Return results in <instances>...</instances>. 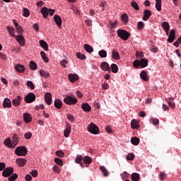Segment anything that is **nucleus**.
<instances>
[{
	"instance_id": "obj_29",
	"label": "nucleus",
	"mask_w": 181,
	"mask_h": 181,
	"mask_svg": "<svg viewBox=\"0 0 181 181\" xmlns=\"http://www.w3.org/2000/svg\"><path fill=\"white\" fill-rule=\"evenodd\" d=\"M83 47L88 53H93L94 52V49H93V47L88 44H85L83 45Z\"/></svg>"
},
{
	"instance_id": "obj_6",
	"label": "nucleus",
	"mask_w": 181,
	"mask_h": 181,
	"mask_svg": "<svg viewBox=\"0 0 181 181\" xmlns=\"http://www.w3.org/2000/svg\"><path fill=\"white\" fill-rule=\"evenodd\" d=\"M12 175H13V168L12 167H8L2 172V176L4 177H9Z\"/></svg>"
},
{
	"instance_id": "obj_3",
	"label": "nucleus",
	"mask_w": 181,
	"mask_h": 181,
	"mask_svg": "<svg viewBox=\"0 0 181 181\" xmlns=\"http://www.w3.org/2000/svg\"><path fill=\"white\" fill-rule=\"evenodd\" d=\"M64 103L67 105H74L77 103V98L74 95L66 96L64 99Z\"/></svg>"
},
{
	"instance_id": "obj_8",
	"label": "nucleus",
	"mask_w": 181,
	"mask_h": 181,
	"mask_svg": "<svg viewBox=\"0 0 181 181\" xmlns=\"http://www.w3.org/2000/svg\"><path fill=\"white\" fill-rule=\"evenodd\" d=\"M175 37H176V33H175V30L173 29L170 30V35L168 38V42L169 43H173L175 41Z\"/></svg>"
},
{
	"instance_id": "obj_26",
	"label": "nucleus",
	"mask_w": 181,
	"mask_h": 181,
	"mask_svg": "<svg viewBox=\"0 0 181 181\" xmlns=\"http://www.w3.org/2000/svg\"><path fill=\"white\" fill-rule=\"evenodd\" d=\"M16 163L21 168L23 167L25 165H26V159L25 158H17Z\"/></svg>"
},
{
	"instance_id": "obj_48",
	"label": "nucleus",
	"mask_w": 181,
	"mask_h": 181,
	"mask_svg": "<svg viewBox=\"0 0 181 181\" xmlns=\"http://www.w3.org/2000/svg\"><path fill=\"white\" fill-rule=\"evenodd\" d=\"M27 87L28 88H30V90H35V85L33 84V82H32V81H28L27 82Z\"/></svg>"
},
{
	"instance_id": "obj_1",
	"label": "nucleus",
	"mask_w": 181,
	"mask_h": 181,
	"mask_svg": "<svg viewBox=\"0 0 181 181\" xmlns=\"http://www.w3.org/2000/svg\"><path fill=\"white\" fill-rule=\"evenodd\" d=\"M15 153L17 156H26L28 155V148L25 146H18L15 150Z\"/></svg>"
},
{
	"instance_id": "obj_13",
	"label": "nucleus",
	"mask_w": 181,
	"mask_h": 181,
	"mask_svg": "<svg viewBox=\"0 0 181 181\" xmlns=\"http://www.w3.org/2000/svg\"><path fill=\"white\" fill-rule=\"evenodd\" d=\"M162 28H163L166 35H169V30L170 29V25L169 23L164 21L161 23Z\"/></svg>"
},
{
	"instance_id": "obj_30",
	"label": "nucleus",
	"mask_w": 181,
	"mask_h": 181,
	"mask_svg": "<svg viewBox=\"0 0 181 181\" xmlns=\"http://www.w3.org/2000/svg\"><path fill=\"white\" fill-rule=\"evenodd\" d=\"M131 127L132 129H138V128H139V123L138 121L133 119L131 122Z\"/></svg>"
},
{
	"instance_id": "obj_59",
	"label": "nucleus",
	"mask_w": 181,
	"mask_h": 181,
	"mask_svg": "<svg viewBox=\"0 0 181 181\" xmlns=\"http://www.w3.org/2000/svg\"><path fill=\"white\" fill-rule=\"evenodd\" d=\"M151 122L153 125H159V119H151Z\"/></svg>"
},
{
	"instance_id": "obj_47",
	"label": "nucleus",
	"mask_w": 181,
	"mask_h": 181,
	"mask_svg": "<svg viewBox=\"0 0 181 181\" xmlns=\"http://www.w3.org/2000/svg\"><path fill=\"white\" fill-rule=\"evenodd\" d=\"M54 162H55V163H57L59 166H63V165H64L63 160H62L59 158H54Z\"/></svg>"
},
{
	"instance_id": "obj_40",
	"label": "nucleus",
	"mask_w": 181,
	"mask_h": 181,
	"mask_svg": "<svg viewBox=\"0 0 181 181\" xmlns=\"http://www.w3.org/2000/svg\"><path fill=\"white\" fill-rule=\"evenodd\" d=\"M131 142L133 145H139V139L136 136L132 138Z\"/></svg>"
},
{
	"instance_id": "obj_2",
	"label": "nucleus",
	"mask_w": 181,
	"mask_h": 181,
	"mask_svg": "<svg viewBox=\"0 0 181 181\" xmlns=\"http://www.w3.org/2000/svg\"><path fill=\"white\" fill-rule=\"evenodd\" d=\"M117 33L118 37L122 39V40H127L129 39V36H131V34L125 30H117Z\"/></svg>"
},
{
	"instance_id": "obj_22",
	"label": "nucleus",
	"mask_w": 181,
	"mask_h": 181,
	"mask_svg": "<svg viewBox=\"0 0 181 181\" xmlns=\"http://www.w3.org/2000/svg\"><path fill=\"white\" fill-rule=\"evenodd\" d=\"M21 100H22V98L20 95L17 96V98L12 101L13 105H14V107H19V105H21Z\"/></svg>"
},
{
	"instance_id": "obj_45",
	"label": "nucleus",
	"mask_w": 181,
	"mask_h": 181,
	"mask_svg": "<svg viewBox=\"0 0 181 181\" xmlns=\"http://www.w3.org/2000/svg\"><path fill=\"white\" fill-rule=\"evenodd\" d=\"M76 57L81 60H86V59H87L84 54H81V52H76Z\"/></svg>"
},
{
	"instance_id": "obj_38",
	"label": "nucleus",
	"mask_w": 181,
	"mask_h": 181,
	"mask_svg": "<svg viewBox=\"0 0 181 181\" xmlns=\"http://www.w3.org/2000/svg\"><path fill=\"white\" fill-rule=\"evenodd\" d=\"M30 69L31 70H37V64H36L35 62L30 61Z\"/></svg>"
},
{
	"instance_id": "obj_9",
	"label": "nucleus",
	"mask_w": 181,
	"mask_h": 181,
	"mask_svg": "<svg viewBox=\"0 0 181 181\" xmlns=\"http://www.w3.org/2000/svg\"><path fill=\"white\" fill-rule=\"evenodd\" d=\"M100 68L102 70H104V71H109V73H111V68H110V64L105 62L101 63Z\"/></svg>"
},
{
	"instance_id": "obj_54",
	"label": "nucleus",
	"mask_w": 181,
	"mask_h": 181,
	"mask_svg": "<svg viewBox=\"0 0 181 181\" xmlns=\"http://www.w3.org/2000/svg\"><path fill=\"white\" fill-rule=\"evenodd\" d=\"M57 156H59V158H63L64 156V152L62 151H57L56 152Z\"/></svg>"
},
{
	"instance_id": "obj_63",
	"label": "nucleus",
	"mask_w": 181,
	"mask_h": 181,
	"mask_svg": "<svg viewBox=\"0 0 181 181\" xmlns=\"http://www.w3.org/2000/svg\"><path fill=\"white\" fill-rule=\"evenodd\" d=\"M151 51L153 52L154 53H158V47H156L155 45H153L151 47Z\"/></svg>"
},
{
	"instance_id": "obj_55",
	"label": "nucleus",
	"mask_w": 181,
	"mask_h": 181,
	"mask_svg": "<svg viewBox=\"0 0 181 181\" xmlns=\"http://www.w3.org/2000/svg\"><path fill=\"white\" fill-rule=\"evenodd\" d=\"M122 179H128L129 177V174L127 172H124L123 173L121 174Z\"/></svg>"
},
{
	"instance_id": "obj_17",
	"label": "nucleus",
	"mask_w": 181,
	"mask_h": 181,
	"mask_svg": "<svg viewBox=\"0 0 181 181\" xmlns=\"http://www.w3.org/2000/svg\"><path fill=\"white\" fill-rule=\"evenodd\" d=\"M112 57L115 60H119V59H121L119 57V52H118L116 49H112Z\"/></svg>"
},
{
	"instance_id": "obj_11",
	"label": "nucleus",
	"mask_w": 181,
	"mask_h": 181,
	"mask_svg": "<svg viewBox=\"0 0 181 181\" xmlns=\"http://www.w3.org/2000/svg\"><path fill=\"white\" fill-rule=\"evenodd\" d=\"M152 15V12L150 10L146 9L144 11V16H143V21H148L149 18H151V16Z\"/></svg>"
},
{
	"instance_id": "obj_51",
	"label": "nucleus",
	"mask_w": 181,
	"mask_h": 181,
	"mask_svg": "<svg viewBox=\"0 0 181 181\" xmlns=\"http://www.w3.org/2000/svg\"><path fill=\"white\" fill-rule=\"evenodd\" d=\"M134 158H135V155L132 153H129L126 157V159H127V160H134Z\"/></svg>"
},
{
	"instance_id": "obj_39",
	"label": "nucleus",
	"mask_w": 181,
	"mask_h": 181,
	"mask_svg": "<svg viewBox=\"0 0 181 181\" xmlns=\"http://www.w3.org/2000/svg\"><path fill=\"white\" fill-rule=\"evenodd\" d=\"M40 55H41L42 60H44V62H45V63H49V58H47V57H46V53L45 52L42 51L40 52Z\"/></svg>"
},
{
	"instance_id": "obj_64",
	"label": "nucleus",
	"mask_w": 181,
	"mask_h": 181,
	"mask_svg": "<svg viewBox=\"0 0 181 181\" xmlns=\"http://www.w3.org/2000/svg\"><path fill=\"white\" fill-rule=\"evenodd\" d=\"M16 29L17 33H18L19 34H22L23 32V28H22L21 27V25L17 27V28H16Z\"/></svg>"
},
{
	"instance_id": "obj_36",
	"label": "nucleus",
	"mask_w": 181,
	"mask_h": 181,
	"mask_svg": "<svg viewBox=\"0 0 181 181\" xmlns=\"http://www.w3.org/2000/svg\"><path fill=\"white\" fill-rule=\"evenodd\" d=\"M92 162H93V159L91 158V157L88 156H86L83 158V163H85L86 165H90V163H91Z\"/></svg>"
},
{
	"instance_id": "obj_24",
	"label": "nucleus",
	"mask_w": 181,
	"mask_h": 181,
	"mask_svg": "<svg viewBox=\"0 0 181 181\" xmlns=\"http://www.w3.org/2000/svg\"><path fill=\"white\" fill-rule=\"evenodd\" d=\"M15 70L18 73H23V71H25V66L18 64L15 66Z\"/></svg>"
},
{
	"instance_id": "obj_62",
	"label": "nucleus",
	"mask_w": 181,
	"mask_h": 181,
	"mask_svg": "<svg viewBox=\"0 0 181 181\" xmlns=\"http://www.w3.org/2000/svg\"><path fill=\"white\" fill-rule=\"evenodd\" d=\"M52 170L54 172H55V173H60V168H59L57 165H54Z\"/></svg>"
},
{
	"instance_id": "obj_44",
	"label": "nucleus",
	"mask_w": 181,
	"mask_h": 181,
	"mask_svg": "<svg viewBox=\"0 0 181 181\" xmlns=\"http://www.w3.org/2000/svg\"><path fill=\"white\" fill-rule=\"evenodd\" d=\"M122 21L124 25L128 23V15H127V13H124L122 16Z\"/></svg>"
},
{
	"instance_id": "obj_10",
	"label": "nucleus",
	"mask_w": 181,
	"mask_h": 181,
	"mask_svg": "<svg viewBox=\"0 0 181 181\" xmlns=\"http://www.w3.org/2000/svg\"><path fill=\"white\" fill-rule=\"evenodd\" d=\"M18 142H19V137H18V135L14 134L11 139V145L13 149L16 148V145H18Z\"/></svg>"
},
{
	"instance_id": "obj_52",
	"label": "nucleus",
	"mask_w": 181,
	"mask_h": 181,
	"mask_svg": "<svg viewBox=\"0 0 181 181\" xmlns=\"http://www.w3.org/2000/svg\"><path fill=\"white\" fill-rule=\"evenodd\" d=\"M137 28L138 29L142 30L144 29V28H145V24L144 23V22L140 21L137 23Z\"/></svg>"
},
{
	"instance_id": "obj_20",
	"label": "nucleus",
	"mask_w": 181,
	"mask_h": 181,
	"mask_svg": "<svg viewBox=\"0 0 181 181\" xmlns=\"http://www.w3.org/2000/svg\"><path fill=\"white\" fill-rule=\"evenodd\" d=\"M81 108L86 112H90V111H91V106H90L87 103H83L81 105Z\"/></svg>"
},
{
	"instance_id": "obj_35",
	"label": "nucleus",
	"mask_w": 181,
	"mask_h": 181,
	"mask_svg": "<svg viewBox=\"0 0 181 181\" xmlns=\"http://www.w3.org/2000/svg\"><path fill=\"white\" fill-rule=\"evenodd\" d=\"M140 66L141 69H144L148 66V59H140Z\"/></svg>"
},
{
	"instance_id": "obj_19",
	"label": "nucleus",
	"mask_w": 181,
	"mask_h": 181,
	"mask_svg": "<svg viewBox=\"0 0 181 181\" xmlns=\"http://www.w3.org/2000/svg\"><path fill=\"white\" fill-rule=\"evenodd\" d=\"M83 156L81 155H78L75 159L76 163H78L82 168L84 167V164L83 163Z\"/></svg>"
},
{
	"instance_id": "obj_37",
	"label": "nucleus",
	"mask_w": 181,
	"mask_h": 181,
	"mask_svg": "<svg viewBox=\"0 0 181 181\" xmlns=\"http://www.w3.org/2000/svg\"><path fill=\"white\" fill-rule=\"evenodd\" d=\"M7 30L9 35H11V36H13V37H15V28H13V27L8 26Z\"/></svg>"
},
{
	"instance_id": "obj_58",
	"label": "nucleus",
	"mask_w": 181,
	"mask_h": 181,
	"mask_svg": "<svg viewBox=\"0 0 181 181\" xmlns=\"http://www.w3.org/2000/svg\"><path fill=\"white\" fill-rule=\"evenodd\" d=\"M67 118H68L69 121H70L71 122H74V116H73V115L69 114L67 115Z\"/></svg>"
},
{
	"instance_id": "obj_61",
	"label": "nucleus",
	"mask_w": 181,
	"mask_h": 181,
	"mask_svg": "<svg viewBox=\"0 0 181 181\" xmlns=\"http://www.w3.org/2000/svg\"><path fill=\"white\" fill-rule=\"evenodd\" d=\"M67 63H68L67 60L63 59L62 61H61L60 64H61V66H62V67L66 69V65L67 64Z\"/></svg>"
},
{
	"instance_id": "obj_21",
	"label": "nucleus",
	"mask_w": 181,
	"mask_h": 181,
	"mask_svg": "<svg viewBox=\"0 0 181 181\" xmlns=\"http://www.w3.org/2000/svg\"><path fill=\"white\" fill-rule=\"evenodd\" d=\"M40 45L41 46V47H42V49L45 52H47V50H49V46L47 45V42H46V41H45L43 40H40Z\"/></svg>"
},
{
	"instance_id": "obj_7",
	"label": "nucleus",
	"mask_w": 181,
	"mask_h": 181,
	"mask_svg": "<svg viewBox=\"0 0 181 181\" xmlns=\"http://www.w3.org/2000/svg\"><path fill=\"white\" fill-rule=\"evenodd\" d=\"M71 132V125H70V124L69 123H66V129L64 132V136H65V138H69Z\"/></svg>"
},
{
	"instance_id": "obj_33",
	"label": "nucleus",
	"mask_w": 181,
	"mask_h": 181,
	"mask_svg": "<svg viewBox=\"0 0 181 181\" xmlns=\"http://www.w3.org/2000/svg\"><path fill=\"white\" fill-rule=\"evenodd\" d=\"M4 145L7 146V148H12V140H11V137H8L4 140Z\"/></svg>"
},
{
	"instance_id": "obj_14",
	"label": "nucleus",
	"mask_w": 181,
	"mask_h": 181,
	"mask_svg": "<svg viewBox=\"0 0 181 181\" xmlns=\"http://www.w3.org/2000/svg\"><path fill=\"white\" fill-rule=\"evenodd\" d=\"M16 40L18 43H20L21 46H25V37H23V35H18L16 37Z\"/></svg>"
},
{
	"instance_id": "obj_4",
	"label": "nucleus",
	"mask_w": 181,
	"mask_h": 181,
	"mask_svg": "<svg viewBox=\"0 0 181 181\" xmlns=\"http://www.w3.org/2000/svg\"><path fill=\"white\" fill-rule=\"evenodd\" d=\"M88 131L90 132V134H93V135H97L99 131L98 127L92 122L88 126Z\"/></svg>"
},
{
	"instance_id": "obj_16",
	"label": "nucleus",
	"mask_w": 181,
	"mask_h": 181,
	"mask_svg": "<svg viewBox=\"0 0 181 181\" xmlns=\"http://www.w3.org/2000/svg\"><path fill=\"white\" fill-rule=\"evenodd\" d=\"M4 108H11L12 107V103L9 98H6L3 103Z\"/></svg>"
},
{
	"instance_id": "obj_57",
	"label": "nucleus",
	"mask_w": 181,
	"mask_h": 181,
	"mask_svg": "<svg viewBox=\"0 0 181 181\" xmlns=\"http://www.w3.org/2000/svg\"><path fill=\"white\" fill-rule=\"evenodd\" d=\"M30 175L33 176V177H37V170H33V171H31Z\"/></svg>"
},
{
	"instance_id": "obj_23",
	"label": "nucleus",
	"mask_w": 181,
	"mask_h": 181,
	"mask_svg": "<svg viewBox=\"0 0 181 181\" xmlns=\"http://www.w3.org/2000/svg\"><path fill=\"white\" fill-rule=\"evenodd\" d=\"M140 77L144 81H149V78L148 77V73L146 71H142L140 73Z\"/></svg>"
},
{
	"instance_id": "obj_12",
	"label": "nucleus",
	"mask_w": 181,
	"mask_h": 181,
	"mask_svg": "<svg viewBox=\"0 0 181 181\" xmlns=\"http://www.w3.org/2000/svg\"><path fill=\"white\" fill-rule=\"evenodd\" d=\"M45 101L47 104V105H52V93H47L45 95Z\"/></svg>"
},
{
	"instance_id": "obj_27",
	"label": "nucleus",
	"mask_w": 181,
	"mask_h": 181,
	"mask_svg": "<svg viewBox=\"0 0 181 181\" xmlns=\"http://www.w3.org/2000/svg\"><path fill=\"white\" fill-rule=\"evenodd\" d=\"M41 13L43 16V18L46 19V18L49 16V8H47V7H43L41 9Z\"/></svg>"
},
{
	"instance_id": "obj_46",
	"label": "nucleus",
	"mask_w": 181,
	"mask_h": 181,
	"mask_svg": "<svg viewBox=\"0 0 181 181\" xmlns=\"http://www.w3.org/2000/svg\"><path fill=\"white\" fill-rule=\"evenodd\" d=\"M12 175L10 176L8 179L9 181H16V179H18V174L16 173H13L11 174Z\"/></svg>"
},
{
	"instance_id": "obj_42",
	"label": "nucleus",
	"mask_w": 181,
	"mask_h": 181,
	"mask_svg": "<svg viewBox=\"0 0 181 181\" xmlns=\"http://www.w3.org/2000/svg\"><path fill=\"white\" fill-rule=\"evenodd\" d=\"M110 67L112 73H118V66L117 64H112Z\"/></svg>"
},
{
	"instance_id": "obj_50",
	"label": "nucleus",
	"mask_w": 181,
	"mask_h": 181,
	"mask_svg": "<svg viewBox=\"0 0 181 181\" xmlns=\"http://www.w3.org/2000/svg\"><path fill=\"white\" fill-rule=\"evenodd\" d=\"M131 5L136 11H139V6H138L136 1H132Z\"/></svg>"
},
{
	"instance_id": "obj_5",
	"label": "nucleus",
	"mask_w": 181,
	"mask_h": 181,
	"mask_svg": "<svg viewBox=\"0 0 181 181\" xmlns=\"http://www.w3.org/2000/svg\"><path fill=\"white\" fill-rule=\"evenodd\" d=\"M24 100L27 104H30V103H33L36 100V95L33 93H30L25 97Z\"/></svg>"
},
{
	"instance_id": "obj_32",
	"label": "nucleus",
	"mask_w": 181,
	"mask_h": 181,
	"mask_svg": "<svg viewBox=\"0 0 181 181\" xmlns=\"http://www.w3.org/2000/svg\"><path fill=\"white\" fill-rule=\"evenodd\" d=\"M131 179L132 181H139L141 176L139 173H134L132 174Z\"/></svg>"
},
{
	"instance_id": "obj_18",
	"label": "nucleus",
	"mask_w": 181,
	"mask_h": 181,
	"mask_svg": "<svg viewBox=\"0 0 181 181\" xmlns=\"http://www.w3.org/2000/svg\"><path fill=\"white\" fill-rule=\"evenodd\" d=\"M69 79L71 81V83H76V81H77V80H78V76H77V74H69L68 75Z\"/></svg>"
},
{
	"instance_id": "obj_49",
	"label": "nucleus",
	"mask_w": 181,
	"mask_h": 181,
	"mask_svg": "<svg viewBox=\"0 0 181 181\" xmlns=\"http://www.w3.org/2000/svg\"><path fill=\"white\" fill-rule=\"evenodd\" d=\"M23 16H25V18H28L29 17V15H30V11H29V9L25 8H23Z\"/></svg>"
},
{
	"instance_id": "obj_34",
	"label": "nucleus",
	"mask_w": 181,
	"mask_h": 181,
	"mask_svg": "<svg viewBox=\"0 0 181 181\" xmlns=\"http://www.w3.org/2000/svg\"><path fill=\"white\" fill-rule=\"evenodd\" d=\"M40 74L45 78H49V77H50V74L49 72L43 71L42 69L40 71Z\"/></svg>"
},
{
	"instance_id": "obj_53",
	"label": "nucleus",
	"mask_w": 181,
	"mask_h": 181,
	"mask_svg": "<svg viewBox=\"0 0 181 181\" xmlns=\"http://www.w3.org/2000/svg\"><path fill=\"white\" fill-rule=\"evenodd\" d=\"M133 66L134 67H139L141 66V62L140 60L136 59L134 62H133Z\"/></svg>"
},
{
	"instance_id": "obj_41",
	"label": "nucleus",
	"mask_w": 181,
	"mask_h": 181,
	"mask_svg": "<svg viewBox=\"0 0 181 181\" xmlns=\"http://www.w3.org/2000/svg\"><path fill=\"white\" fill-rule=\"evenodd\" d=\"M98 54L102 59H105L107 57V51L102 49L99 51Z\"/></svg>"
},
{
	"instance_id": "obj_31",
	"label": "nucleus",
	"mask_w": 181,
	"mask_h": 181,
	"mask_svg": "<svg viewBox=\"0 0 181 181\" xmlns=\"http://www.w3.org/2000/svg\"><path fill=\"white\" fill-rule=\"evenodd\" d=\"M156 9L160 12L162 11V0H156Z\"/></svg>"
},
{
	"instance_id": "obj_28",
	"label": "nucleus",
	"mask_w": 181,
	"mask_h": 181,
	"mask_svg": "<svg viewBox=\"0 0 181 181\" xmlns=\"http://www.w3.org/2000/svg\"><path fill=\"white\" fill-rule=\"evenodd\" d=\"M23 119L26 124H29V122H30V121H32V117H30V114L24 113Z\"/></svg>"
},
{
	"instance_id": "obj_15",
	"label": "nucleus",
	"mask_w": 181,
	"mask_h": 181,
	"mask_svg": "<svg viewBox=\"0 0 181 181\" xmlns=\"http://www.w3.org/2000/svg\"><path fill=\"white\" fill-rule=\"evenodd\" d=\"M54 21L57 25H58V28H60L62 26V17L60 16L55 14L54 16Z\"/></svg>"
},
{
	"instance_id": "obj_43",
	"label": "nucleus",
	"mask_w": 181,
	"mask_h": 181,
	"mask_svg": "<svg viewBox=\"0 0 181 181\" xmlns=\"http://www.w3.org/2000/svg\"><path fill=\"white\" fill-rule=\"evenodd\" d=\"M100 170H101V172L103 173L104 176H108V175H109L108 170L104 166H100Z\"/></svg>"
},
{
	"instance_id": "obj_25",
	"label": "nucleus",
	"mask_w": 181,
	"mask_h": 181,
	"mask_svg": "<svg viewBox=\"0 0 181 181\" xmlns=\"http://www.w3.org/2000/svg\"><path fill=\"white\" fill-rule=\"evenodd\" d=\"M54 105L55 108H57V110H60L62 108L63 103H62V100L60 99H55Z\"/></svg>"
},
{
	"instance_id": "obj_56",
	"label": "nucleus",
	"mask_w": 181,
	"mask_h": 181,
	"mask_svg": "<svg viewBox=\"0 0 181 181\" xmlns=\"http://www.w3.org/2000/svg\"><path fill=\"white\" fill-rule=\"evenodd\" d=\"M5 168H6V164H5V163H0V172L5 170Z\"/></svg>"
},
{
	"instance_id": "obj_60",
	"label": "nucleus",
	"mask_w": 181,
	"mask_h": 181,
	"mask_svg": "<svg viewBox=\"0 0 181 181\" xmlns=\"http://www.w3.org/2000/svg\"><path fill=\"white\" fill-rule=\"evenodd\" d=\"M25 139H30L32 138V133L28 132L24 134Z\"/></svg>"
}]
</instances>
